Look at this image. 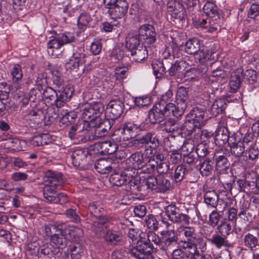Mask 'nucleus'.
<instances>
[{
    "label": "nucleus",
    "instance_id": "obj_15",
    "mask_svg": "<svg viewBox=\"0 0 259 259\" xmlns=\"http://www.w3.org/2000/svg\"><path fill=\"white\" fill-rule=\"evenodd\" d=\"M138 35L142 43L145 42L152 44L156 40L155 29L151 24H145L141 25L139 28Z\"/></svg>",
    "mask_w": 259,
    "mask_h": 259
},
{
    "label": "nucleus",
    "instance_id": "obj_62",
    "mask_svg": "<svg viewBox=\"0 0 259 259\" xmlns=\"http://www.w3.org/2000/svg\"><path fill=\"white\" fill-rule=\"evenodd\" d=\"M198 54L199 55V62L203 63L210 58L212 52L206 47H202V48H200Z\"/></svg>",
    "mask_w": 259,
    "mask_h": 259
},
{
    "label": "nucleus",
    "instance_id": "obj_5",
    "mask_svg": "<svg viewBox=\"0 0 259 259\" xmlns=\"http://www.w3.org/2000/svg\"><path fill=\"white\" fill-rule=\"evenodd\" d=\"M75 37L71 32H66L56 34L55 36L48 42V53L53 56L59 58L60 54H57L55 52L64 45L75 41Z\"/></svg>",
    "mask_w": 259,
    "mask_h": 259
},
{
    "label": "nucleus",
    "instance_id": "obj_16",
    "mask_svg": "<svg viewBox=\"0 0 259 259\" xmlns=\"http://www.w3.org/2000/svg\"><path fill=\"white\" fill-rule=\"evenodd\" d=\"M88 154L89 151L85 148L74 149L71 155L73 165L76 167L84 166L87 163Z\"/></svg>",
    "mask_w": 259,
    "mask_h": 259
},
{
    "label": "nucleus",
    "instance_id": "obj_13",
    "mask_svg": "<svg viewBox=\"0 0 259 259\" xmlns=\"http://www.w3.org/2000/svg\"><path fill=\"white\" fill-rule=\"evenodd\" d=\"M68 137L77 142L85 143L89 141L88 130L85 128V124L76 123L71 125L68 132Z\"/></svg>",
    "mask_w": 259,
    "mask_h": 259
},
{
    "label": "nucleus",
    "instance_id": "obj_59",
    "mask_svg": "<svg viewBox=\"0 0 259 259\" xmlns=\"http://www.w3.org/2000/svg\"><path fill=\"white\" fill-rule=\"evenodd\" d=\"M217 229L220 234L226 237L231 233V226L227 222H222L217 227Z\"/></svg>",
    "mask_w": 259,
    "mask_h": 259
},
{
    "label": "nucleus",
    "instance_id": "obj_53",
    "mask_svg": "<svg viewBox=\"0 0 259 259\" xmlns=\"http://www.w3.org/2000/svg\"><path fill=\"white\" fill-rule=\"evenodd\" d=\"M89 209L92 216L96 218L103 217L100 213L104 211V209L99 203H91L89 205Z\"/></svg>",
    "mask_w": 259,
    "mask_h": 259
},
{
    "label": "nucleus",
    "instance_id": "obj_36",
    "mask_svg": "<svg viewBox=\"0 0 259 259\" xmlns=\"http://www.w3.org/2000/svg\"><path fill=\"white\" fill-rule=\"evenodd\" d=\"M140 42L141 40L138 34L130 33L126 38L125 46L131 51L140 47Z\"/></svg>",
    "mask_w": 259,
    "mask_h": 259
},
{
    "label": "nucleus",
    "instance_id": "obj_8",
    "mask_svg": "<svg viewBox=\"0 0 259 259\" xmlns=\"http://www.w3.org/2000/svg\"><path fill=\"white\" fill-rule=\"evenodd\" d=\"M150 161V156L144 157V155L142 152H138L132 154L126 160V164H127L128 167L126 168L130 170V172H134L135 175L136 170L137 169H142L144 173H147V168H148V164Z\"/></svg>",
    "mask_w": 259,
    "mask_h": 259
},
{
    "label": "nucleus",
    "instance_id": "obj_11",
    "mask_svg": "<svg viewBox=\"0 0 259 259\" xmlns=\"http://www.w3.org/2000/svg\"><path fill=\"white\" fill-rule=\"evenodd\" d=\"M179 238L174 230H167L163 234V239L160 244V248L167 254L169 253L175 248L179 247Z\"/></svg>",
    "mask_w": 259,
    "mask_h": 259
},
{
    "label": "nucleus",
    "instance_id": "obj_4",
    "mask_svg": "<svg viewBox=\"0 0 259 259\" xmlns=\"http://www.w3.org/2000/svg\"><path fill=\"white\" fill-rule=\"evenodd\" d=\"M150 161L148 164L147 173L151 174L157 171L159 174H166L169 169V164L164 158V155L162 152L158 150H155L153 152L151 150Z\"/></svg>",
    "mask_w": 259,
    "mask_h": 259
},
{
    "label": "nucleus",
    "instance_id": "obj_22",
    "mask_svg": "<svg viewBox=\"0 0 259 259\" xmlns=\"http://www.w3.org/2000/svg\"><path fill=\"white\" fill-rule=\"evenodd\" d=\"M97 220L94 221L93 224L92 230L97 234L101 235L107 230L109 224L111 223L112 219L108 216H104L97 218Z\"/></svg>",
    "mask_w": 259,
    "mask_h": 259
},
{
    "label": "nucleus",
    "instance_id": "obj_25",
    "mask_svg": "<svg viewBox=\"0 0 259 259\" xmlns=\"http://www.w3.org/2000/svg\"><path fill=\"white\" fill-rule=\"evenodd\" d=\"M231 139V136L227 128L225 127H221L218 129L214 136V142L219 146H223L225 144L228 143L229 145V142Z\"/></svg>",
    "mask_w": 259,
    "mask_h": 259
},
{
    "label": "nucleus",
    "instance_id": "obj_24",
    "mask_svg": "<svg viewBox=\"0 0 259 259\" xmlns=\"http://www.w3.org/2000/svg\"><path fill=\"white\" fill-rule=\"evenodd\" d=\"M206 114V112L204 109L196 107L191 110L186 118H189L203 126L208 119V116Z\"/></svg>",
    "mask_w": 259,
    "mask_h": 259
},
{
    "label": "nucleus",
    "instance_id": "obj_20",
    "mask_svg": "<svg viewBox=\"0 0 259 259\" xmlns=\"http://www.w3.org/2000/svg\"><path fill=\"white\" fill-rule=\"evenodd\" d=\"M134 175V172H130L128 169L125 168L121 173L114 172L109 178L110 183L116 186H121L124 185L129 179V178Z\"/></svg>",
    "mask_w": 259,
    "mask_h": 259
},
{
    "label": "nucleus",
    "instance_id": "obj_18",
    "mask_svg": "<svg viewBox=\"0 0 259 259\" xmlns=\"http://www.w3.org/2000/svg\"><path fill=\"white\" fill-rule=\"evenodd\" d=\"M123 103L119 100H113L110 101L108 104L109 116L110 120L119 118L123 111Z\"/></svg>",
    "mask_w": 259,
    "mask_h": 259
},
{
    "label": "nucleus",
    "instance_id": "obj_3",
    "mask_svg": "<svg viewBox=\"0 0 259 259\" xmlns=\"http://www.w3.org/2000/svg\"><path fill=\"white\" fill-rule=\"evenodd\" d=\"M175 104L163 105L156 103L148 113V118L151 123L154 124L163 121L166 117L173 115L175 117Z\"/></svg>",
    "mask_w": 259,
    "mask_h": 259
},
{
    "label": "nucleus",
    "instance_id": "obj_64",
    "mask_svg": "<svg viewBox=\"0 0 259 259\" xmlns=\"http://www.w3.org/2000/svg\"><path fill=\"white\" fill-rule=\"evenodd\" d=\"M84 52V50L83 48H78L77 50H76L75 52H74L73 53L71 58L74 59L75 60L77 61L80 63L83 64L85 62V59L86 58V55Z\"/></svg>",
    "mask_w": 259,
    "mask_h": 259
},
{
    "label": "nucleus",
    "instance_id": "obj_41",
    "mask_svg": "<svg viewBox=\"0 0 259 259\" xmlns=\"http://www.w3.org/2000/svg\"><path fill=\"white\" fill-rule=\"evenodd\" d=\"M205 203L211 207L216 208L219 201V196L214 190L207 191L204 196Z\"/></svg>",
    "mask_w": 259,
    "mask_h": 259
},
{
    "label": "nucleus",
    "instance_id": "obj_34",
    "mask_svg": "<svg viewBox=\"0 0 259 259\" xmlns=\"http://www.w3.org/2000/svg\"><path fill=\"white\" fill-rule=\"evenodd\" d=\"M200 48V41L196 38L189 39L185 44L186 52L191 55L197 54Z\"/></svg>",
    "mask_w": 259,
    "mask_h": 259
},
{
    "label": "nucleus",
    "instance_id": "obj_49",
    "mask_svg": "<svg viewBox=\"0 0 259 259\" xmlns=\"http://www.w3.org/2000/svg\"><path fill=\"white\" fill-rule=\"evenodd\" d=\"M181 232L186 238V240L194 241L198 237L194 227H184Z\"/></svg>",
    "mask_w": 259,
    "mask_h": 259
},
{
    "label": "nucleus",
    "instance_id": "obj_50",
    "mask_svg": "<svg viewBox=\"0 0 259 259\" xmlns=\"http://www.w3.org/2000/svg\"><path fill=\"white\" fill-rule=\"evenodd\" d=\"M171 187L170 181L161 175H158L157 192H165Z\"/></svg>",
    "mask_w": 259,
    "mask_h": 259
},
{
    "label": "nucleus",
    "instance_id": "obj_28",
    "mask_svg": "<svg viewBox=\"0 0 259 259\" xmlns=\"http://www.w3.org/2000/svg\"><path fill=\"white\" fill-rule=\"evenodd\" d=\"M172 58V56L169 55V58L164 57L161 62L152 63L153 72L156 78L161 77L166 72V68L169 67L168 60H171Z\"/></svg>",
    "mask_w": 259,
    "mask_h": 259
},
{
    "label": "nucleus",
    "instance_id": "obj_29",
    "mask_svg": "<svg viewBox=\"0 0 259 259\" xmlns=\"http://www.w3.org/2000/svg\"><path fill=\"white\" fill-rule=\"evenodd\" d=\"M110 159L101 158L96 161L95 163V168L97 171L102 174H106L110 172L114 168Z\"/></svg>",
    "mask_w": 259,
    "mask_h": 259
},
{
    "label": "nucleus",
    "instance_id": "obj_54",
    "mask_svg": "<svg viewBox=\"0 0 259 259\" xmlns=\"http://www.w3.org/2000/svg\"><path fill=\"white\" fill-rule=\"evenodd\" d=\"M211 76L214 77L216 81L223 83L226 81L228 74L225 71L221 69H217L212 71Z\"/></svg>",
    "mask_w": 259,
    "mask_h": 259
},
{
    "label": "nucleus",
    "instance_id": "obj_56",
    "mask_svg": "<svg viewBox=\"0 0 259 259\" xmlns=\"http://www.w3.org/2000/svg\"><path fill=\"white\" fill-rule=\"evenodd\" d=\"M63 225L59 226L55 224H50L45 226V231L47 236L51 238L54 234H57L63 230Z\"/></svg>",
    "mask_w": 259,
    "mask_h": 259
},
{
    "label": "nucleus",
    "instance_id": "obj_35",
    "mask_svg": "<svg viewBox=\"0 0 259 259\" xmlns=\"http://www.w3.org/2000/svg\"><path fill=\"white\" fill-rule=\"evenodd\" d=\"M104 237L107 242L114 245L118 244L122 240V236L121 233L111 230H106Z\"/></svg>",
    "mask_w": 259,
    "mask_h": 259
},
{
    "label": "nucleus",
    "instance_id": "obj_40",
    "mask_svg": "<svg viewBox=\"0 0 259 259\" xmlns=\"http://www.w3.org/2000/svg\"><path fill=\"white\" fill-rule=\"evenodd\" d=\"M133 60L137 62H140L147 57L148 53L145 47H140L131 51Z\"/></svg>",
    "mask_w": 259,
    "mask_h": 259
},
{
    "label": "nucleus",
    "instance_id": "obj_30",
    "mask_svg": "<svg viewBox=\"0 0 259 259\" xmlns=\"http://www.w3.org/2000/svg\"><path fill=\"white\" fill-rule=\"evenodd\" d=\"M243 245L248 249L253 251L259 247V232L257 233V237L251 233L246 234L243 238Z\"/></svg>",
    "mask_w": 259,
    "mask_h": 259
},
{
    "label": "nucleus",
    "instance_id": "obj_63",
    "mask_svg": "<svg viewBox=\"0 0 259 259\" xmlns=\"http://www.w3.org/2000/svg\"><path fill=\"white\" fill-rule=\"evenodd\" d=\"M146 225L147 227L152 230H157L158 229L159 223L155 217L153 215H148L145 220Z\"/></svg>",
    "mask_w": 259,
    "mask_h": 259
},
{
    "label": "nucleus",
    "instance_id": "obj_48",
    "mask_svg": "<svg viewBox=\"0 0 259 259\" xmlns=\"http://www.w3.org/2000/svg\"><path fill=\"white\" fill-rule=\"evenodd\" d=\"M200 164V172L203 176H208L211 175L213 166L212 162L210 159L206 158L202 162L201 161Z\"/></svg>",
    "mask_w": 259,
    "mask_h": 259
},
{
    "label": "nucleus",
    "instance_id": "obj_9",
    "mask_svg": "<svg viewBox=\"0 0 259 259\" xmlns=\"http://www.w3.org/2000/svg\"><path fill=\"white\" fill-rule=\"evenodd\" d=\"M104 111L103 104L99 102L87 103L82 109V117L84 121L92 122L97 119Z\"/></svg>",
    "mask_w": 259,
    "mask_h": 259
},
{
    "label": "nucleus",
    "instance_id": "obj_17",
    "mask_svg": "<svg viewBox=\"0 0 259 259\" xmlns=\"http://www.w3.org/2000/svg\"><path fill=\"white\" fill-rule=\"evenodd\" d=\"M43 180L45 185H54L57 187H61L65 182L60 172L51 170H48L45 172Z\"/></svg>",
    "mask_w": 259,
    "mask_h": 259
},
{
    "label": "nucleus",
    "instance_id": "obj_21",
    "mask_svg": "<svg viewBox=\"0 0 259 259\" xmlns=\"http://www.w3.org/2000/svg\"><path fill=\"white\" fill-rule=\"evenodd\" d=\"M111 141H105L96 143L95 147L98 150L99 152L102 154H112L115 152L118 146L117 142Z\"/></svg>",
    "mask_w": 259,
    "mask_h": 259
},
{
    "label": "nucleus",
    "instance_id": "obj_58",
    "mask_svg": "<svg viewBox=\"0 0 259 259\" xmlns=\"http://www.w3.org/2000/svg\"><path fill=\"white\" fill-rule=\"evenodd\" d=\"M70 251L71 253V259H79L80 253L82 252V247L78 243L73 244L70 246Z\"/></svg>",
    "mask_w": 259,
    "mask_h": 259
},
{
    "label": "nucleus",
    "instance_id": "obj_57",
    "mask_svg": "<svg viewBox=\"0 0 259 259\" xmlns=\"http://www.w3.org/2000/svg\"><path fill=\"white\" fill-rule=\"evenodd\" d=\"M176 121L175 119L169 118L161 124L163 131L167 133H172L177 129Z\"/></svg>",
    "mask_w": 259,
    "mask_h": 259
},
{
    "label": "nucleus",
    "instance_id": "obj_47",
    "mask_svg": "<svg viewBox=\"0 0 259 259\" xmlns=\"http://www.w3.org/2000/svg\"><path fill=\"white\" fill-rule=\"evenodd\" d=\"M141 238L143 240H146L148 243L151 245L153 243L155 245H159L161 243L159 237L153 231H149L147 233H142Z\"/></svg>",
    "mask_w": 259,
    "mask_h": 259
},
{
    "label": "nucleus",
    "instance_id": "obj_14",
    "mask_svg": "<svg viewBox=\"0 0 259 259\" xmlns=\"http://www.w3.org/2000/svg\"><path fill=\"white\" fill-rule=\"evenodd\" d=\"M188 98V93L186 88L181 87L177 91L176 94V102L175 105V117H179L182 115L187 108L186 101Z\"/></svg>",
    "mask_w": 259,
    "mask_h": 259
},
{
    "label": "nucleus",
    "instance_id": "obj_2",
    "mask_svg": "<svg viewBox=\"0 0 259 259\" xmlns=\"http://www.w3.org/2000/svg\"><path fill=\"white\" fill-rule=\"evenodd\" d=\"M147 128V125L144 122H126L114 131L111 136V139L116 142L128 141L136 137Z\"/></svg>",
    "mask_w": 259,
    "mask_h": 259
},
{
    "label": "nucleus",
    "instance_id": "obj_1",
    "mask_svg": "<svg viewBox=\"0 0 259 259\" xmlns=\"http://www.w3.org/2000/svg\"><path fill=\"white\" fill-rule=\"evenodd\" d=\"M73 89L70 85L63 86L58 90L46 87L42 92L45 101L50 105L61 107L72 96Z\"/></svg>",
    "mask_w": 259,
    "mask_h": 259
},
{
    "label": "nucleus",
    "instance_id": "obj_12",
    "mask_svg": "<svg viewBox=\"0 0 259 259\" xmlns=\"http://www.w3.org/2000/svg\"><path fill=\"white\" fill-rule=\"evenodd\" d=\"M229 146L230 151L233 156L236 158L242 157L244 160H247V156L244 155L247 147L242 142L241 138L239 135L235 133L231 135Z\"/></svg>",
    "mask_w": 259,
    "mask_h": 259
},
{
    "label": "nucleus",
    "instance_id": "obj_45",
    "mask_svg": "<svg viewBox=\"0 0 259 259\" xmlns=\"http://www.w3.org/2000/svg\"><path fill=\"white\" fill-rule=\"evenodd\" d=\"M227 237L220 234H215L209 240V242L217 248L220 249L223 246H227L228 243L226 240Z\"/></svg>",
    "mask_w": 259,
    "mask_h": 259
},
{
    "label": "nucleus",
    "instance_id": "obj_46",
    "mask_svg": "<svg viewBox=\"0 0 259 259\" xmlns=\"http://www.w3.org/2000/svg\"><path fill=\"white\" fill-rule=\"evenodd\" d=\"M227 107V104L224 100L219 99L216 100L211 106L210 110L214 116L223 112Z\"/></svg>",
    "mask_w": 259,
    "mask_h": 259
},
{
    "label": "nucleus",
    "instance_id": "obj_31",
    "mask_svg": "<svg viewBox=\"0 0 259 259\" xmlns=\"http://www.w3.org/2000/svg\"><path fill=\"white\" fill-rule=\"evenodd\" d=\"M221 153V152L218 151L213 156L215 161L216 169L220 172L226 170L230 165V163L226 156L222 155Z\"/></svg>",
    "mask_w": 259,
    "mask_h": 259
},
{
    "label": "nucleus",
    "instance_id": "obj_55",
    "mask_svg": "<svg viewBox=\"0 0 259 259\" xmlns=\"http://www.w3.org/2000/svg\"><path fill=\"white\" fill-rule=\"evenodd\" d=\"M52 73L53 75L52 81L53 85H56V87L58 89L62 88L63 79L62 77L61 72L58 71V69L54 68L52 70Z\"/></svg>",
    "mask_w": 259,
    "mask_h": 259
},
{
    "label": "nucleus",
    "instance_id": "obj_61",
    "mask_svg": "<svg viewBox=\"0 0 259 259\" xmlns=\"http://www.w3.org/2000/svg\"><path fill=\"white\" fill-rule=\"evenodd\" d=\"M192 138H190V139H188L184 142L181 148L183 151L189 153H192L195 146L197 144V143H198V141L197 140H196V143H195L194 139L193 140Z\"/></svg>",
    "mask_w": 259,
    "mask_h": 259
},
{
    "label": "nucleus",
    "instance_id": "obj_27",
    "mask_svg": "<svg viewBox=\"0 0 259 259\" xmlns=\"http://www.w3.org/2000/svg\"><path fill=\"white\" fill-rule=\"evenodd\" d=\"M135 141L145 145L151 144L150 147L154 148V150H152L153 152H154V150H156L155 148L159 144V140L154 132H148L142 137L138 138Z\"/></svg>",
    "mask_w": 259,
    "mask_h": 259
},
{
    "label": "nucleus",
    "instance_id": "obj_37",
    "mask_svg": "<svg viewBox=\"0 0 259 259\" xmlns=\"http://www.w3.org/2000/svg\"><path fill=\"white\" fill-rule=\"evenodd\" d=\"M63 233L64 230H61L57 234H54L50 238L51 243L57 248H63L67 245V239Z\"/></svg>",
    "mask_w": 259,
    "mask_h": 259
},
{
    "label": "nucleus",
    "instance_id": "obj_51",
    "mask_svg": "<svg viewBox=\"0 0 259 259\" xmlns=\"http://www.w3.org/2000/svg\"><path fill=\"white\" fill-rule=\"evenodd\" d=\"M91 20V17L89 14L87 13H81L78 18L77 24L78 28L83 31L87 27Z\"/></svg>",
    "mask_w": 259,
    "mask_h": 259
},
{
    "label": "nucleus",
    "instance_id": "obj_10",
    "mask_svg": "<svg viewBox=\"0 0 259 259\" xmlns=\"http://www.w3.org/2000/svg\"><path fill=\"white\" fill-rule=\"evenodd\" d=\"M165 213L169 219L174 223L188 225L190 217L182 212L181 209L174 204L168 205L165 207Z\"/></svg>",
    "mask_w": 259,
    "mask_h": 259
},
{
    "label": "nucleus",
    "instance_id": "obj_42",
    "mask_svg": "<svg viewBox=\"0 0 259 259\" xmlns=\"http://www.w3.org/2000/svg\"><path fill=\"white\" fill-rule=\"evenodd\" d=\"M190 169L184 164L178 165L175 169L174 178L176 182H179L185 179L189 174Z\"/></svg>",
    "mask_w": 259,
    "mask_h": 259
},
{
    "label": "nucleus",
    "instance_id": "obj_23",
    "mask_svg": "<svg viewBox=\"0 0 259 259\" xmlns=\"http://www.w3.org/2000/svg\"><path fill=\"white\" fill-rule=\"evenodd\" d=\"M167 11L171 17L182 20L184 17V11L182 5L176 1H169L167 4Z\"/></svg>",
    "mask_w": 259,
    "mask_h": 259
},
{
    "label": "nucleus",
    "instance_id": "obj_60",
    "mask_svg": "<svg viewBox=\"0 0 259 259\" xmlns=\"http://www.w3.org/2000/svg\"><path fill=\"white\" fill-rule=\"evenodd\" d=\"M222 20L219 16V18L214 17L213 18H210L209 21V27L208 28V31L210 32H213L218 31L220 30L221 23Z\"/></svg>",
    "mask_w": 259,
    "mask_h": 259
},
{
    "label": "nucleus",
    "instance_id": "obj_44",
    "mask_svg": "<svg viewBox=\"0 0 259 259\" xmlns=\"http://www.w3.org/2000/svg\"><path fill=\"white\" fill-rule=\"evenodd\" d=\"M93 122H86L87 125H90V127L88 130V138L89 141H93L97 139L103 137L101 131L99 126L93 125Z\"/></svg>",
    "mask_w": 259,
    "mask_h": 259
},
{
    "label": "nucleus",
    "instance_id": "obj_7",
    "mask_svg": "<svg viewBox=\"0 0 259 259\" xmlns=\"http://www.w3.org/2000/svg\"><path fill=\"white\" fill-rule=\"evenodd\" d=\"M130 253L137 259H155L153 247L146 240L139 239L130 250Z\"/></svg>",
    "mask_w": 259,
    "mask_h": 259
},
{
    "label": "nucleus",
    "instance_id": "obj_43",
    "mask_svg": "<svg viewBox=\"0 0 259 259\" xmlns=\"http://www.w3.org/2000/svg\"><path fill=\"white\" fill-rule=\"evenodd\" d=\"M203 11L210 18H219V13L217 7L212 2H207L203 7Z\"/></svg>",
    "mask_w": 259,
    "mask_h": 259
},
{
    "label": "nucleus",
    "instance_id": "obj_38",
    "mask_svg": "<svg viewBox=\"0 0 259 259\" xmlns=\"http://www.w3.org/2000/svg\"><path fill=\"white\" fill-rule=\"evenodd\" d=\"M134 176H131L128 179L126 190L133 194H136L138 192L142 190V186L140 185L141 182L139 177H134Z\"/></svg>",
    "mask_w": 259,
    "mask_h": 259
},
{
    "label": "nucleus",
    "instance_id": "obj_39",
    "mask_svg": "<svg viewBox=\"0 0 259 259\" xmlns=\"http://www.w3.org/2000/svg\"><path fill=\"white\" fill-rule=\"evenodd\" d=\"M169 66L171 65L168 69L169 74L170 76L176 75L177 73L183 72L186 67V62L185 61H176L174 63L172 62L168 63Z\"/></svg>",
    "mask_w": 259,
    "mask_h": 259
},
{
    "label": "nucleus",
    "instance_id": "obj_26",
    "mask_svg": "<svg viewBox=\"0 0 259 259\" xmlns=\"http://www.w3.org/2000/svg\"><path fill=\"white\" fill-rule=\"evenodd\" d=\"M242 77L243 70L242 68H238L231 73L229 86L232 92H235L239 89Z\"/></svg>",
    "mask_w": 259,
    "mask_h": 259
},
{
    "label": "nucleus",
    "instance_id": "obj_6",
    "mask_svg": "<svg viewBox=\"0 0 259 259\" xmlns=\"http://www.w3.org/2000/svg\"><path fill=\"white\" fill-rule=\"evenodd\" d=\"M103 3L114 19L122 18L127 13L129 6L126 0H103Z\"/></svg>",
    "mask_w": 259,
    "mask_h": 259
},
{
    "label": "nucleus",
    "instance_id": "obj_32",
    "mask_svg": "<svg viewBox=\"0 0 259 259\" xmlns=\"http://www.w3.org/2000/svg\"><path fill=\"white\" fill-rule=\"evenodd\" d=\"M63 230L64 233L68 234L72 241H77L83 235L82 229L73 226L65 225L64 227L63 226Z\"/></svg>",
    "mask_w": 259,
    "mask_h": 259
},
{
    "label": "nucleus",
    "instance_id": "obj_52",
    "mask_svg": "<svg viewBox=\"0 0 259 259\" xmlns=\"http://www.w3.org/2000/svg\"><path fill=\"white\" fill-rule=\"evenodd\" d=\"M11 74L13 81L15 83H19L23 77L21 66L18 64H15L11 70Z\"/></svg>",
    "mask_w": 259,
    "mask_h": 259
},
{
    "label": "nucleus",
    "instance_id": "obj_19",
    "mask_svg": "<svg viewBox=\"0 0 259 259\" xmlns=\"http://www.w3.org/2000/svg\"><path fill=\"white\" fill-rule=\"evenodd\" d=\"M201 126V125L194 120L189 118H186L182 130L186 136L193 138L195 140L196 135L199 134L200 127Z\"/></svg>",
    "mask_w": 259,
    "mask_h": 259
},
{
    "label": "nucleus",
    "instance_id": "obj_33",
    "mask_svg": "<svg viewBox=\"0 0 259 259\" xmlns=\"http://www.w3.org/2000/svg\"><path fill=\"white\" fill-rule=\"evenodd\" d=\"M60 187H57L54 185H45L43 189L44 198L50 202H54L57 200V190Z\"/></svg>",
    "mask_w": 259,
    "mask_h": 259
}]
</instances>
